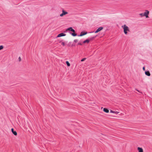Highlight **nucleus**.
I'll return each instance as SVG.
<instances>
[{
	"label": "nucleus",
	"instance_id": "f257e3e1",
	"mask_svg": "<svg viewBox=\"0 0 152 152\" xmlns=\"http://www.w3.org/2000/svg\"><path fill=\"white\" fill-rule=\"evenodd\" d=\"M121 28L124 30V32L125 34H127L128 31H129V28L126 25H124L121 26Z\"/></svg>",
	"mask_w": 152,
	"mask_h": 152
},
{
	"label": "nucleus",
	"instance_id": "f03ea898",
	"mask_svg": "<svg viewBox=\"0 0 152 152\" xmlns=\"http://www.w3.org/2000/svg\"><path fill=\"white\" fill-rule=\"evenodd\" d=\"M62 12V13L60 15V16L61 17H62L68 14V12L65 11L64 10H63Z\"/></svg>",
	"mask_w": 152,
	"mask_h": 152
},
{
	"label": "nucleus",
	"instance_id": "7ed1b4c3",
	"mask_svg": "<svg viewBox=\"0 0 152 152\" xmlns=\"http://www.w3.org/2000/svg\"><path fill=\"white\" fill-rule=\"evenodd\" d=\"M149 13V12L148 10H145V12L144 13V15L145 16L146 18H148V15Z\"/></svg>",
	"mask_w": 152,
	"mask_h": 152
},
{
	"label": "nucleus",
	"instance_id": "20e7f679",
	"mask_svg": "<svg viewBox=\"0 0 152 152\" xmlns=\"http://www.w3.org/2000/svg\"><path fill=\"white\" fill-rule=\"evenodd\" d=\"M87 34V32L86 31H83L81 32L79 36L80 37L83 36L85 35L86 34Z\"/></svg>",
	"mask_w": 152,
	"mask_h": 152
},
{
	"label": "nucleus",
	"instance_id": "39448f33",
	"mask_svg": "<svg viewBox=\"0 0 152 152\" xmlns=\"http://www.w3.org/2000/svg\"><path fill=\"white\" fill-rule=\"evenodd\" d=\"M103 29V28L102 27H100L99 28H98L96 30L95 32V33H98L101 30H102Z\"/></svg>",
	"mask_w": 152,
	"mask_h": 152
},
{
	"label": "nucleus",
	"instance_id": "423d86ee",
	"mask_svg": "<svg viewBox=\"0 0 152 152\" xmlns=\"http://www.w3.org/2000/svg\"><path fill=\"white\" fill-rule=\"evenodd\" d=\"M66 35V34H65L63 33H61V34H58L57 36V37H60L62 36H64Z\"/></svg>",
	"mask_w": 152,
	"mask_h": 152
},
{
	"label": "nucleus",
	"instance_id": "0eeeda50",
	"mask_svg": "<svg viewBox=\"0 0 152 152\" xmlns=\"http://www.w3.org/2000/svg\"><path fill=\"white\" fill-rule=\"evenodd\" d=\"M11 131L12 133L15 136H16L17 134V133L16 131H14L13 128H12L11 129Z\"/></svg>",
	"mask_w": 152,
	"mask_h": 152
},
{
	"label": "nucleus",
	"instance_id": "6e6552de",
	"mask_svg": "<svg viewBox=\"0 0 152 152\" xmlns=\"http://www.w3.org/2000/svg\"><path fill=\"white\" fill-rule=\"evenodd\" d=\"M137 149L138 152H143V150L142 148L138 147Z\"/></svg>",
	"mask_w": 152,
	"mask_h": 152
},
{
	"label": "nucleus",
	"instance_id": "1a4fd4ad",
	"mask_svg": "<svg viewBox=\"0 0 152 152\" xmlns=\"http://www.w3.org/2000/svg\"><path fill=\"white\" fill-rule=\"evenodd\" d=\"M68 30L70 31L73 32H75V30L74 29H73L72 27H70L68 28V29L67 30H66V31Z\"/></svg>",
	"mask_w": 152,
	"mask_h": 152
},
{
	"label": "nucleus",
	"instance_id": "9d476101",
	"mask_svg": "<svg viewBox=\"0 0 152 152\" xmlns=\"http://www.w3.org/2000/svg\"><path fill=\"white\" fill-rule=\"evenodd\" d=\"M103 111L106 113H108L109 112V110L105 108L103 109Z\"/></svg>",
	"mask_w": 152,
	"mask_h": 152
},
{
	"label": "nucleus",
	"instance_id": "9b49d317",
	"mask_svg": "<svg viewBox=\"0 0 152 152\" xmlns=\"http://www.w3.org/2000/svg\"><path fill=\"white\" fill-rule=\"evenodd\" d=\"M110 112L112 113H114L115 114H118L119 113V112L118 111H115L112 110H110Z\"/></svg>",
	"mask_w": 152,
	"mask_h": 152
},
{
	"label": "nucleus",
	"instance_id": "f8f14e48",
	"mask_svg": "<svg viewBox=\"0 0 152 152\" xmlns=\"http://www.w3.org/2000/svg\"><path fill=\"white\" fill-rule=\"evenodd\" d=\"M145 74L147 75L148 76H150V75H151V74H150V72H149V71H146V72H145Z\"/></svg>",
	"mask_w": 152,
	"mask_h": 152
},
{
	"label": "nucleus",
	"instance_id": "ddd939ff",
	"mask_svg": "<svg viewBox=\"0 0 152 152\" xmlns=\"http://www.w3.org/2000/svg\"><path fill=\"white\" fill-rule=\"evenodd\" d=\"M90 40L88 39H86V40H85L83 42V43H88L89 42Z\"/></svg>",
	"mask_w": 152,
	"mask_h": 152
},
{
	"label": "nucleus",
	"instance_id": "4468645a",
	"mask_svg": "<svg viewBox=\"0 0 152 152\" xmlns=\"http://www.w3.org/2000/svg\"><path fill=\"white\" fill-rule=\"evenodd\" d=\"M66 63L68 66H70V64L68 61H66Z\"/></svg>",
	"mask_w": 152,
	"mask_h": 152
},
{
	"label": "nucleus",
	"instance_id": "2eb2a0df",
	"mask_svg": "<svg viewBox=\"0 0 152 152\" xmlns=\"http://www.w3.org/2000/svg\"><path fill=\"white\" fill-rule=\"evenodd\" d=\"M73 36H77V34L74 33H72L71 34Z\"/></svg>",
	"mask_w": 152,
	"mask_h": 152
},
{
	"label": "nucleus",
	"instance_id": "dca6fc26",
	"mask_svg": "<svg viewBox=\"0 0 152 152\" xmlns=\"http://www.w3.org/2000/svg\"><path fill=\"white\" fill-rule=\"evenodd\" d=\"M4 48V47L3 45L0 46V50Z\"/></svg>",
	"mask_w": 152,
	"mask_h": 152
},
{
	"label": "nucleus",
	"instance_id": "f3484780",
	"mask_svg": "<svg viewBox=\"0 0 152 152\" xmlns=\"http://www.w3.org/2000/svg\"><path fill=\"white\" fill-rule=\"evenodd\" d=\"M139 15L141 16V17H142L144 16V14L143 13H140Z\"/></svg>",
	"mask_w": 152,
	"mask_h": 152
},
{
	"label": "nucleus",
	"instance_id": "a211bd4d",
	"mask_svg": "<svg viewBox=\"0 0 152 152\" xmlns=\"http://www.w3.org/2000/svg\"><path fill=\"white\" fill-rule=\"evenodd\" d=\"M86 59V58H84L83 59H82L81 60V61H84Z\"/></svg>",
	"mask_w": 152,
	"mask_h": 152
},
{
	"label": "nucleus",
	"instance_id": "6ab92c4d",
	"mask_svg": "<svg viewBox=\"0 0 152 152\" xmlns=\"http://www.w3.org/2000/svg\"><path fill=\"white\" fill-rule=\"evenodd\" d=\"M74 41L75 42H78V40L77 39H75L74 40Z\"/></svg>",
	"mask_w": 152,
	"mask_h": 152
},
{
	"label": "nucleus",
	"instance_id": "aec40b11",
	"mask_svg": "<svg viewBox=\"0 0 152 152\" xmlns=\"http://www.w3.org/2000/svg\"><path fill=\"white\" fill-rule=\"evenodd\" d=\"M61 45H62L64 46H65V43H64V42H62L61 43Z\"/></svg>",
	"mask_w": 152,
	"mask_h": 152
},
{
	"label": "nucleus",
	"instance_id": "412c9836",
	"mask_svg": "<svg viewBox=\"0 0 152 152\" xmlns=\"http://www.w3.org/2000/svg\"><path fill=\"white\" fill-rule=\"evenodd\" d=\"M19 61H21V58L20 57H19Z\"/></svg>",
	"mask_w": 152,
	"mask_h": 152
},
{
	"label": "nucleus",
	"instance_id": "4be33fe9",
	"mask_svg": "<svg viewBox=\"0 0 152 152\" xmlns=\"http://www.w3.org/2000/svg\"><path fill=\"white\" fill-rule=\"evenodd\" d=\"M143 70H144V71H145V68L144 67H143Z\"/></svg>",
	"mask_w": 152,
	"mask_h": 152
},
{
	"label": "nucleus",
	"instance_id": "5701e85b",
	"mask_svg": "<svg viewBox=\"0 0 152 152\" xmlns=\"http://www.w3.org/2000/svg\"><path fill=\"white\" fill-rule=\"evenodd\" d=\"M94 38V37H93L92 38H91L90 39V40H91L92 39Z\"/></svg>",
	"mask_w": 152,
	"mask_h": 152
},
{
	"label": "nucleus",
	"instance_id": "b1692460",
	"mask_svg": "<svg viewBox=\"0 0 152 152\" xmlns=\"http://www.w3.org/2000/svg\"><path fill=\"white\" fill-rule=\"evenodd\" d=\"M78 44L80 45H82V44L81 43H79Z\"/></svg>",
	"mask_w": 152,
	"mask_h": 152
},
{
	"label": "nucleus",
	"instance_id": "393cba45",
	"mask_svg": "<svg viewBox=\"0 0 152 152\" xmlns=\"http://www.w3.org/2000/svg\"><path fill=\"white\" fill-rule=\"evenodd\" d=\"M137 90L138 92H139V90Z\"/></svg>",
	"mask_w": 152,
	"mask_h": 152
}]
</instances>
